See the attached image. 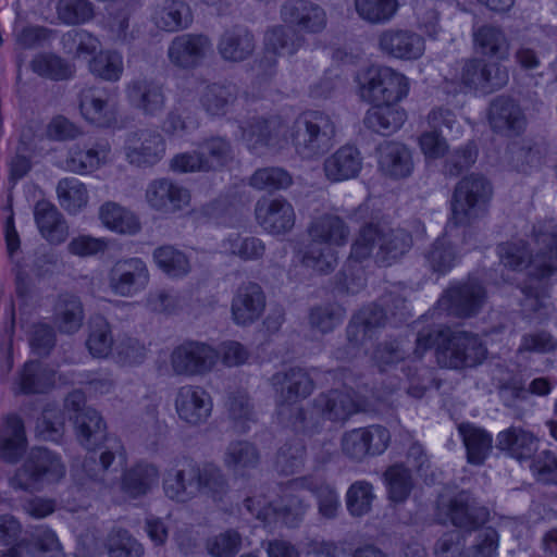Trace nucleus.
Instances as JSON below:
<instances>
[{
	"label": "nucleus",
	"mask_w": 557,
	"mask_h": 557,
	"mask_svg": "<svg viewBox=\"0 0 557 557\" xmlns=\"http://www.w3.org/2000/svg\"><path fill=\"white\" fill-rule=\"evenodd\" d=\"M98 219L107 230L121 235H135L141 228L137 214L115 201L103 202Z\"/></svg>",
	"instance_id": "obj_37"
},
{
	"label": "nucleus",
	"mask_w": 557,
	"mask_h": 557,
	"mask_svg": "<svg viewBox=\"0 0 557 557\" xmlns=\"http://www.w3.org/2000/svg\"><path fill=\"white\" fill-rule=\"evenodd\" d=\"M282 20L306 34H320L327 26L324 8L310 0H290L281 8Z\"/></svg>",
	"instance_id": "obj_23"
},
{
	"label": "nucleus",
	"mask_w": 557,
	"mask_h": 557,
	"mask_svg": "<svg viewBox=\"0 0 557 557\" xmlns=\"http://www.w3.org/2000/svg\"><path fill=\"white\" fill-rule=\"evenodd\" d=\"M55 191L60 206L69 214L75 215L79 213L89 202L87 185L76 177H64L60 180Z\"/></svg>",
	"instance_id": "obj_44"
},
{
	"label": "nucleus",
	"mask_w": 557,
	"mask_h": 557,
	"mask_svg": "<svg viewBox=\"0 0 557 557\" xmlns=\"http://www.w3.org/2000/svg\"><path fill=\"white\" fill-rule=\"evenodd\" d=\"M88 71L97 78L115 83L121 79L124 73L123 54L115 49H99L88 60Z\"/></svg>",
	"instance_id": "obj_47"
},
{
	"label": "nucleus",
	"mask_w": 557,
	"mask_h": 557,
	"mask_svg": "<svg viewBox=\"0 0 557 557\" xmlns=\"http://www.w3.org/2000/svg\"><path fill=\"white\" fill-rule=\"evenodd\" d=\"M460 81V91L475 90L488 94L505 85L507 75L496 63L474 59L467 61L462 66Z\"/></svg>",
	"instance_id": "obj_24"
},
{
	"label": "nucleus",
	"mask_w": 557,
	"mask_h": 557,
	"mask_svg": "<svg viewBox=\"0 0 557 557\" xmlns=\"http://www.w3.org/2000/svg\"><path fill=\"white\" fill-rule=\"evenodd\" d=\"M377 44L383 54L401 61H416L425 51L423 37L409 29H385L379 35Z\"/></svg>",
	"instance_id": "obj_21"
},
{
	"label": "nucleus",
	"mask_w": 557,
	"mask_h": 557,
	"mask_svg": "<svg viewBox=\"0 0 557 557\" xmlns=\"http://www.w3.org/2000/svg\"><path fill=\"white\" fill-rule=\"evenodd\" d=\"M32 69L42 77L54 81L66 79L71 77L75 67L64 59L52 53H41L32 61Z\"/></svg>",
	"instance_id": "obj_58"
},
{
	"label": "nucleus",
	"mask_w": 557,
	"mask_h": 557,
	"mask_svg": "<svg viewBox=\"0 0 557 557\" xmlns=\"http://www.w3.org/2000/svg\"><path fill=\"white\" fill-rule=\"evenodd\" d=\"M106 549L109 557H143V545L133 537L129 532L122 529H113L106 541Z\"/></svg>",
	"instance_id": "obj_60"
},
{
	"label": "nucleus",
	"mask_w": 557,
	"mask_h": 557,
	"mask_svg": "<svg viewBox=\"0 0 557 557\" xmlns=\"http://www.w3.org/2000/svg\"><path fill=\"white\" fill-rule=\"evenodd\" d=\"M440 509L444 510L451 523L459 528H475L487 516V511L478 507L467 492L457 494L447 504L441 500Z\"/></svg>",
	"instance_id": "obj_34"
},
{
	"label": "nucleus",
	"mask_w": 557,
	"mask_h": 557,
	"mask_svg": "<svg viewBox=\"0 0 557 557\" xmlns=\"http://www.w3.org/2000/svg\"><path fill=\"white\" fill-rule=\"evenodd\" d=\"M264 309L265 296L257 283L247 282L238 286L231 304L232 320L235 324H252L260 319Z\"/></svg>",
	"instance_id": "obj_27"
},
{
	"label": "nucleus",
	"mask_w": 557,
	"mask_h": 557,
	"mask_svg": "<svg viewBox=\"0 0 557 557\" xmlns=\"http://www.w3.org/2000/svg\"><path fill=\"white\" fill-rule=\"evenodd\" d=\"M488 121L495 132L513 136L519 134L521 109L508 97H498L490 106Z\"/></svg>",
	"instance_id": "obj_39"
},
{
	"label": "nucleus",
	"mask_w": 557,
	"mask_h": 557,
	"mask_svg": "<svg viewBox=\"0 0 557 557\" xmlns=\"http://www.w3.org/2000/svg\"><path fill=\"white\" fill-rule=\"evenodd\" d=\"M411 244V236L406 231L371 223L360 228L349 258L362 261L375 256L382 262H389L406 253Z\"/></svg>",
	"instance_id": "obj_7"
},
{
	"label": "nucleus",
	"mask_w": 557,
	"mask_h": 557,
	"mask_svg": "<svg viewBox=\"0 0 557 557\" xmlns=\"http://www.w3.org/2000/svg\"><path fill=\"white\" fill-rule=\"evenodd\" d=\"M366 403L352 389L331 391L314 399L307 423L309 429L301 433L312 434L318 430L322 419L346 421L352 414L364 410Z\"/></svg>",
	"instance_id": "obj_12"
},
{
	"label": "nucleus",
	"mask_w": 557,
	"mask_h": 557,
	"mask_svg": "<svg viewBox=\"0 0 557 557\" xmlns=\"http://www.w3.org/2000/svg\"><path fill=\"white\" fill-rule=\"evenodd\" d=\"M163 490L172 500L186 503L199 494L197 469H170L163 480Z\"/></svg>",
	"instance_id": "obj_40"
},
{
	"label": "nucleus",
	"mask_w": 557,
	"mask_h": 557,
	"mask_svg": "<svg viewBox=\"0 0 557 557\" xmlns=\"http://www.w3.org/2000/svg\"><path fill=\"white\" fill-rule=\"evenodd\" d=\"M58 18L66 25L86 24L94 18V5L89 0H58Z\"/></svg>",
	"instance_id": "obj_62"
},
{
	"label": "nucleus",
	"mask_w": 557,
	"mask_h": 557,
	"mask_svg": "<svg viewBox=\"0 0 557 557\" xmlns=\"http://www.w3.org/2000/svg\"><path fill=\"white\" fill-rule=\"evenodd\" d=\"M89 352L96 358L113 357L115 342L109 322L103 317H94L89 323L86 342Z\"/></svg>",
	"instance_id": "obj_52"
},
{
	"label": "nucleus",
	"mask_w": 557,
	"mask_h": 557,
	"mask_svg": "<svg viewBox=\"0 0 557 557\" xmlns=\"http://www.w3.org/2000/svg\"><path fill=\"white\" fill-rule=\"evenodd\" d=\"M84 311L79 299L75 296L60 297L55 307V323L61 332L72 334L83 325Z\"/></svg>",
	"instance_id": "obj_55"
},
{
	"label": "nucleus",
	"mask_w": 557,
	"mask_h": 557,
	"mask_svg": "<svg viewBox=\"0 0 557 557\" xmlns=\"http://www.w3.org/2000/svg\"><path fill=\"white\" fill-rule=\"evenodd\" d=\"M152 260L157 268L170 278H183L191 271L190 260L186 253L171 245L156 248Z\"/></svg>",
	"instance_id": "obj_45"
},
{
	"label": "nucleus",
	"mask_w": 557,
	"mask_h": 557,
	"mask_svg": "<svg viewBox=\"0 0 557 557\" xmlns=\"http://www.w3.org/2000/svg\"><path fill=\"white\" fill-rule=\"evenodd\" d=\"M253 50V36L240 28L224 33L218 44L220 55L228 62H242L249 58Z\"/></svg>",
	"instance_id": "obj_43"
},
{
	"label": "nucleus",
	"mask_w": 557,
	"mask_h": 557,
	"mask_svg": "<svg viewBox=\"0 0 557 557\" xmlns=\"http://www.w3.org/2000/svg\"><path fill=\"white\" fill-rule=\"evenodd\" d=\"M355 83L357 95L371 104H397L410 90V81L404 73L383 65L361 69Z\"/></svg>",
	"instance_id": "obj_8"
},
{
	"label": "nucleus",
	"mask_w": 557,
	"mask_h": 557,
	"mask_svg": "<svg viewBox=\"0 0 557 557\" xmlns=\"http://www.w3.org/2000/svg\"><path fill=\"white\" fill-rule=\"evenodd\" d=\"M107 441L108 445L100 453L98 460L90 456L73 466L72 479L81 488L101 493L115 487L117 475L112 466L115 461L124 465L126 453L119 440L107 437Z\"/></svg>",
	"instance_id": "obj_9"
},
{
	"label": "nucleus",
	"mask_w": 557,
	"mask_h": 557,
	"mask_svg": "<svg viewBox=\"0 0 557 557\" xmlns=\"http://www.w3.org/2000/svg\"><path fill=\"white\" fill-rule=\"evenodd\" d=\"M409 343L394 341L376 349L374 359L380 368L385 369L407 358L406 347ZM435 346L436 360L441 367L462 369L481 363L486 356V348L476 335L466 332H451L449 329L423 330L418 334L411 359L419 360L423 354ZM410 358V356H408Z\"/></svg>",
	"instance_id": "obj_2"
},
{
	"label": "nucleus",
	"mask_w": 557,
	"mask_h": 557,
	"mask_svg": "<svg viewBox=\"0 0 557 557\" xmlns=\"http://www.w3.org/2000/svg\"><path fill=\"white\" fill-rule=\"evenodd\" d=\"M78 107L83 119L96 127H111L117 122L116 104L104 88H84L79 92Z\"/></svg>",
	"instance_id": "obj_19"
},
{
	"label": "nucleus",
	"mask_w": 557,
	"mask_h": 557,
	"mask_svg": "<svg viewBox=\"0 0 557 557\" xmlns=\"http://www.w3.org/2000/svg\"><path fill=\"white\" fill-rule=\"evenodd\" d=\"M389 440V432L381 425L354 429L344 433L342 451L348 458L361 461L367 456L380 455L385 451Z\"/></svg>",
	"instance_id": "obj_17"
},
{
	"label": "nucleus",
	"mask_w": 557,
	"mask_h": 557,
	"mask_svg": "<svg viewBox=\"0 0 557 557\" xmlns=\"http://www.w3.org/2000/svg\"><path fill=\"white\" fill-rule=\"evenodd\" d=\"M125 94L129 104L145 115L156 116L165 107L163 86L152 78L132 79L125 87Z\"/></svg>",
	"instance_id": "obj_26"
},
{
	"label": "nucleus",
	"mask_w": 557,
	"mask_h": 557,
	"mask_svg": "<svg viewBox=\"0 0 557 557\" xmlns=\"http://www.w3.org/2000/svg\"><path fill=\"white\" fill-rule=\"evenodd\" d=\"M124 152L131 164L154 165L165 153V141L158 132L141 129L127 136Z\"/></svg>",
	"instance_id": "obj_22"
},
{
	"label": "nucleus",
	"mask_w": 557,
	"mask_h": 557,
	"mask_svg": "<svg viewBox=\"0 0 557 557\" xmlns=\"http://www.w3.org/2000/svg\"><path fill=\"white\" fill-rule=\"evenodd\" d=\"M196 469L199 494H205L213 499H221L227 491V481L222 470L212 463Z\"/></svg>",
	"instance_id": "obj_61"
},
{
	"label": "nucleus",
	"mask_w": 557,
	"mask_h": 557,
	"mask_svg": "<svg viewBox=\"0 0 557 557\" xmlns=\"http://www.w3.org/2000/svg\"><path fill=\"white\" fill-rule=\"evenodd\" d=\"M62 49L73 59L92 58L101 47L97 36L86 29H71L61 38Z\"/></svg>",
	"instance_id": "obj_50"
},
{
	"label": "nucleus",
	"mask_w": 557,
	"mask_h": 557,
	"mask_svg": "<svg viewBox=\"0 0 557 557\" xmlns=\"http://www.w3.org/2000/svg\"><path fill=\"white\" fill-rule=\"evenodd\" d=\"M78 443L88 450H95L107 440V425L102 416L94 408H84L70 417Z\"/></svg>",
	"instance_id": "obj_31"
},
{
	"label": "nucleus",
	"mask_w": 557,
	"mask_h": 557,
	"mask_svg": "<svg viewBox=\"0 0 557 557\" xmlns=\"http://www.w3.org/2000/svg\"><path fill=\"white\" fill-rule=\"evenodd\" d=\"M476 51L482 54L505 59L509 54V44L504 33L494 26L484 25L473 32Z\"/></svg>",
	"instance_id": "obj_51"
},
{
	"label": "nucleus",
	"mask_w": 557,
	"mask_h": 557,
	"mask_svg": "<svg viewBox=\"0 0 557 557\" xmlns=\"http://www.w3.org/2000/svg\"><path fill=\"white\" fill-rule=\"evenodd\" d=\"M150 282L147 263L138 257L123 258L113 263L107 275L110 292L120 297H134Z\"/></svg>",
	"instance_id": "obj_14"
},
{
	"label": "nucleus",
	"mask_w": 557,
	"mask_h": 557,
	"mask_svg": "<svg viewBox=\"0 0 557 557\" xmlns=\"http://www.w3.org/2000/svg\"><path fill=\"white\" fill-rule=\"evenodd\" d=\"M145 200L151 210L170 215L186 210L190 206L191 195L181 183L160 177L148 183Z\"/></svg>",
	"instance_id": "obj_16"
},
{
	"label": "nucleus",
	"mask_w": 557,
	"mask_h": 557,
	"mask_svg": "<svg viewBox=\"0 0 557 557\" xmlns=\"http://www.w3.org/2000/svg\"><path fill=\"white\" fill-rule=\"evenodd\" d=\"M461 245L469 246L466 230H454L448 225L445 233L425 252L429 268L438 274L449 272L461 257Z\"/></svg>",
	"instance_id": "obj_18"
},
{
	"label": "nucleus",
	"mask_w": 557,
	"mask_h": 557,
	"mask_svg": "<svg viewBox=\"0 0 557 557\" xmlns=\"http://www.w3.org/2000/svg\"><path fill=\"white\" fill-rule=\"evenodd\" d=\"M226 408L228 418L237 432L246 433L250 430V424L255 422V412L245 391L231 393L227 397Z\"/></svg>",
	"instance_id": "obj_56"
},
{
	"label": "nucleus",
	"mask_w": 557,
	"mask_h": 557,
	"mask_svg": "<svg viewBox=\"0 0 557 557\" xmlns=\"http://www.w3.org/2000/svg\"><path fill=\"white\" fill-rule=\"evenodd\" d=\"M211 48V42L206 36L183 34L171 41L168 58L174 66L190 70L202 63Z\"/></svg>",
	"instance_id": "obj_25"
},
{
	"label": "nucleus",
	"mask_w": 557,
	"mask_h": 557,
	"mask_svg": "<svg viewBox=\"0 0 557 557\" xmlns=\"http://www.w3.org/2000/svg\"><path fill=\"white\" fill-rule=\"evenodd\" d=\"M65 475V466L60 456L46 449L33 448L23 463L10 480L15 490L38 491L46 484L57 483Z\"/></svg>",
	"instance_id": "obj_10"
},
{
	"label": "nucleus",
	"mask_w": 557,
	"mask_h": 557,
	"mask_svg": "<svg viewBox=\"0 0 557 557\" xmlns=\"http://www.w3.org/2000/svg\"><path fill=\"white\" fill-rule=\"evenodd\" d=\"M55 383V372L39 361L26 362L18 377L23 393H44Z\"/></svg>",
	"instance_id": "obj_49"
},
{
	"label": "nucleus",
	"mask_w": 557,
	"mask_h": 557,
	"mask_svg": "<svg viewBox=\"0 0 557 557\" xmlns=\"http://www.w3.org/2000/svg\"><path fill=\"white\" fill-rule=\"evenodd\" d=\"M242 139L255 153L263 149H282L292 143L302 159H314L325 153L334 144L336 124L323 111H306L292 124L281 116L269 120L255 117L242 127Z\"/></svg>",
	"instance_id": "obj_1"
},
{
	"label": "nucleus",
	"mask_w": 557,
	"mask_h": 557,
	"mask_svg": "<svg viewBox=\"0 0 557 557\" xmlns=\"http://www.w3.org/2000/svg\"><path fill=\"white\" fill-rule=\"evenodd\" d=\"M530 471L539 483L557 485V454L544 449L533 457Z\"/></svg>",
	"instance_id": "obj_64"
},
{
	"label": "nucleus",
	"mask_w": 557,
	"mask_h": 557,
	"mask_svg": "<svg viewBox=\"0 0 557 557\" xmlns=\"http://www.w3.org/2000/svg\"><path fill=\"white\" fill-rule=\"evenodd\" d=\"M386 314L377 306L364 308L354 317L348 326V337L356 343L362 342L363 337L372 331L384 324Z\"/></svg>",
	"instance_id": "obj_57"
},
{
	"label": "nucleus",
	"mask_w": 557,
	"mask_h": 557,
	"mask_svg": "<svg viewBox=\"0 0 557 557\" xmlns=\"http://www.w3.org/2000/svg\"><path fill=\"white\" fill-rule=\"evenodd\" d=\"M152 23L165 32L187 28L193 22L189 5L182 0H162L151 13Z\"/></svg>",
	"instance_id": "obj_36"
},
{
	"label": "nucleus",
	"mask_w": 557,
	"mask_h": 557,
	"mask_svg": "<svg viewBox=\"0 0 557 557\" xmlns=\"http://www.w3.org/2000/svg\"><path fill=\"white\" fill-rule=\"evenodd\" d=\"M159 480L160 471L157 466L138 462L123 473L120 487L126 495L136 498L151 492Z\"/></svg>",
	"instance_id": "obj_38"
},
{
	"label": "nucleus",
	"mask_w": 557,
	"mask_h": 557,
	"mask_svg": "<svg viewBox=\"0 0 557 557\" xmlns=\"http://www.w3.org/2000/svg\"><path fill=\"white\" fill-rule=\"evenodd\" d=\"M110 153L111 147L106 140L87 148L74 146L69 150L67 170L79 175L90 174L110 161Z\"/></svg>",
	"instance_id": "obj_30"
},
{
	"label": "nucleus",
	"mask_w": 557,
	"mask_h": 557,
	"mask_svg": "<svg viewBox=\"0 0 557 557\" xmlns=\"http://www.w3.org/2000/svg\"><path fill=\"white\" fill-rule=\"evenodd\" d=\"M535 252L524 264V308L536 311L545 307L549 276L557 271V223L544 222L534 227Z\"/></svg>",
	"instance_id": "obj_4"
},
{
	"label": "nucleus",
	"mask_w": 557,
	"mask_h": 557,
	"mask_svg": "<svg viewBox=\"0 0 557 557\" xmlns=\"http://www.w3.org/2000/svg\"><path fill=\"white\" fill-rule=\"evenodd\" d=\"M407 119L406 111L396 104H374L366 115L369 128L382 135H391L398 131Z\"/></svg>",
	"instance_id": "obj_42"
},
{
	"label": "nucleus",
	"mask_w": 557,
	"mask_h": 557,
	"mask_svg": "<svg viewBox=\"0 0 557 557\" xmlns=\"http://www.w3.org/2000/svg\"><path fill=\"white\" fill-rule=\"evenodd\" d=\"M219 361L216 348L206 342L185 341L170 354V367L175 375L195 377L210 373Z\"/></svg>",
	"instance_id": "obj_13"
},
{
	"label": "nucleus",
	"mask_w": 557,
	"mask_h": 557,
	"mask_svg": "<svg viewBox=\"0 0 557 557\" xmlns=\"http://www.w3.org/2000/svg\"><path fill=\"white\" fill-rule=\"evenodd\" d=\"M301 38L297 33L285 26H275L267 32L264 46L271 59L276 55H292L301 46Z\"/></svg>",
	"instance_id": "obj_54"
},
{
	"label": "nucleus",
	"mask_w": 557,
	"mask_h": 557,
	"mask_svg": "<svg viewBox=\"0 0 557 557\" xmlns=\"http://www.w3.org/2000/svg\"><path fill=\"white\" fill-rule=\"evenodd\" d=\"M275 392L276 416L278 421L296 432L309 429L307 423L310 410H305L299 403L313 391V381L302 369L293 368L277 372L271 377Z\"/></svg>",
	"instance_id": "obj_6"
},
{
	"label": "nucleus",
	"mask_w": 557,
	"mask_h": 557,
	"mask_svg": "<svg viewBox=\"0 0 557 557\" xmlns=\"http://www.w3.org/2000/svg\"><path fill=\"white\" fill-rule=\"evenodd\" d=\"M379 169L392 178H405L413 171L410 149L404 144L387 141L379 148Z\"/></svg>",
	"instance_id": "obj_32"
},
{
	"label": "nucleus",
	"mask_w": 557,
	"mask_h": 557,
	"mask_svg": "<svg viewBox=\"0 0 557 557\" xmlns=\"http://www.w3.org/2000/svg\"><path fill=\"white\" fill-rule=\"evenodd\" d=\"M35 221L41 236L51 244H61L69 236V226L57 207L49 201H38L35 206Z\"/></svg>",
	"instance_id": "obj_35"
},
{
	"label": "nucleus",
	"mask_w": 557,
	"mask_h": 557,
	"mask_svg": "<svg viewBox=\"0 0 557 557\" xmlns=\"http://www.w3.org/2000/svg\"><path fill=\"white\" fill-rule=\"evenodd\" d=\"M492 196V185L484 176H465L457 183L453 193V222L456 225H463L478 219L486 211Z\"/></svg>",
	"instance_id": "obj_11"
},
{
	"label": "nucleus",
	"mask_w": 557,
	"mask_h": 557,
	"mask_svg": "<svg viewBox=\"0 0 557 557\" xmlns=\"http://www.w3.org/2000/svg\"><path fill=\"white\" fill-rule=\"evenodd\" d=\"M25 548L30 557H62V548L54 532L44 525L33 531L32 542Z\"/></svg>",
	"instance_id": "obj_63"
},
{
	"label": "nucleus",
	"mask_w": 557,
	"mask_h": 557,
	"mask_svg": "<svg viewBox=\"0 0 557 557\" xmlns=\"http://www.w3.org/2000/svg\"><path fill=\"white\" fill-rule=\"evenodd\" d=\"M354 4L358 16L372 25L391 22L399 9L398 0H355Z\"/></svg>",
	"instance_id": "obj_53"
},
{
	"label": "nucleus",
	"mask_w": 557,
	"mask_h": 557,
	"mask_svg": "<svg viewBox=\"0 0 557 557\" xmlns=\"http://www.w3.org/2000/svg\"><path fill=\"white\" fill-rule=\"evenodd\" d=\"M350 231L335 214H322L308 226L310 243L301 256V263L318 273H329L338 261L337 248L347 244Z\"/></svg>",
	"instance_id": "obj_5"
},
{
	"label": "nucleus",
	"mask_w": 557,
	"mask_h": 557,
	"mask_svg": "<svg viewBox=\"0 0 557 557\" xmlns=\"http://www.w3.org/2000/svg\"><path fill=\"white\" fill-rule=\"evenodd\" d=\"M27 438L22 419L10 414L0 421V457L15 463L24 455Z\"/></svg>",
	"instance_id": "obj_33"
},
{
	"label": "nucleus",
	"mask_w": 557,
	"mask_h": 557,
	"mask_svg": "<svg viewBox=\"0 0 557 557\" xmlns=\"http://www.w3.org/2000/svg\"><path fill=\"white\" fill-rule=\"evenodd\" d=\"M237 98V88L232 84H211L201 92L200 103L212 116L225 115Z\"/></svg>",
	"instance_id": "obj_46"
},
{
	"label": "nucleus",
	"mask_w": 557,
	"mask_h": 557,
	"mask_svg": "<svg viewBox=\"0 0 557 557\" xmlns=\"http://www.w3.org/2000/svg\"><path fill=\"white\" fill-rule=\"evenodd\" d=\"M458 430L467 449L468 461L482 465L491 454L492 435L470 423L460 424Z\"/></svg>",
	"instance_id": "obj_48"
},
{
	"label": "nucleus",
	"mask_w": 557,
	"mask_h": 557,
	"mask_svg": "<svg viewBox=\"0 0 557 557\" xmlns=\"http://www.w3.org/2000/svg\"><path fill=\"white\" fill-rule=\"evenodd\" d=\"M223 462L234 474L245 476L258 467L260 453L256 445L248 441H233L225 449Z\"/></svg>",
	"instance_id": "obj_41"
},
{
	"label": "nucleus",
	"mask_w": 557,
	"mask_h": 557,
	"mask_svg": "<svg viewBox=\"0 0 557 557\" xmlns=\"http://www.w3.org/2000/svg\"><path fill=\"white\" fill-rule=\"evenodd\" d=\"M255 214L258 224L272 235L289 233L296 222L293 205L283 197L259 199L256 203Z\"/></svg>",
	"instance_id": "obj_20"
},
{
	"label": "nucleus",
	"mask_w": 557,
	"mask_h": 557,
	"mask_svg": "<svg viewBox=\"0 0 557 557\" xmlns=\"http://www.w3.org/2000/svg\"><path fill=\"white\" fill-rule=\"evenodd\" d=\"M375 494L371 483L367 481H356L346 493V507L354 517H362L370 512Z\"/></svg>",
	"instance_id": "obj_59"
},
{
	"label": "nucleus",
	"mask_w": 557,
	"mask_h": 557,
	"mask_svg": "<svg viewBox=\"0 0 557 557\" xmlns=\"http://www.w3.org/2000/svg\"><path fill=\"white\" fill-rule=\"evenodd\" d=\"M362 169V157L355 146L346 145L329 156L323 163L325 177L333 183L358 176Z\"/></svg>",
	"instance_id": "obj_29"
},
{
	"label": "nucleus",
	"mask_w": 557,
	"mask_h": 557,
	"mask_svg": "<svg viewBox=\"0 0 557 557\" xmlns=\"http://www.w3.org/2000/svg\"><path fill=\"white\" fill-rule=\"evenodd\" d=\"M311 492L317 499L321 517L334 519L341 508L339 494L334 486L317 476L297 478L287 483L282 491L280 504L273 505L265 495H255L245 499V508L264 525L277 520L288 527L297 525L310 508L302 492Z\"/></svg>",
	"instance_id": "obj_3"
},
{
	"label": "nucleus",
	"mask_w": 557,
	"mask_h": 557,
	"mask_svg": "<svg viewBox=\"0 0 557 557\" xmlns=\"http://www.w3.org/2000/svg\"><path fill=\"white\" fill-rule=\"evenodd\" d=\"M174 408L182 423L189 428H199L207 424L212 417L213 397L203 386L186 384L177 388Z\"/></svg>",
	"instance_id": "obj_15"
},
{
	"label": "nucleus",
	"mask_w": 557,
	"mask_h": 557,
	"mask_svg": "<svg viewBox=\"0 0 557 557\" xmlns=\"http://www.w3.org/2000/svg\"><path fill=\"white\" fill-rule=\"evenodd\" d=\"M485 300V292L476 282L449 288L440 299L441 308L458 317H470L474 314Z\"/></svg>",
	"instance_id": "obj_28"
}]
</instances>
